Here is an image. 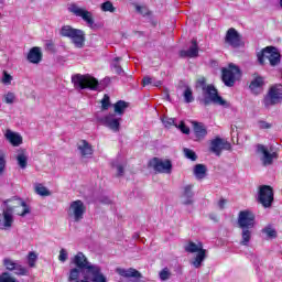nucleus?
Wrapping results in <instances>:
<instances>
[{"label":"nucleus","instance_id":"f257e3e1","mask_svg":"<svg viewBox=\"0 0 282 282\" xmlns=\"http://www.w3.org/2000/svg\"><path fill=\"white\" fill-rule=\"evenodd\" d=\"M70 265H75V268L69 270L68 282H107L102 269L99 265L91 264L83 252H77L72 258Z\"/></svg>","mask_w":282,"mask_h":282},{"label":"nucleus","instance_id":"f03ea898","mask_svg":"<svg viewBox=\"0 0 282 282\" xmlns=\"http://www.w3.org/2000/svg\"><path fill=\"white\" fill-rule=\"evenodd\" d=\"M254 213L249 209L241 210L238 214V226L241 228V246H248L250 239H252V228H254Z\"/></svg>","mask_w":282,"mask_h":282},{"label":"nucleus","instance_id":"7ed1b4c3","mask_svg":"<svg viewBox=\"0 0 282 282\" xmlns=\"http://www.w3.org/2000/svg\"><path fill=\"white\" fill-rule=\"evenodd\" d=\"M200 105H204V107H209V105H219L220 107H226L228 101L219 96V90H217L213 84H209L203 90V99L200 100Z\"/></svg>","mask_w":282,"mask_h":282},{"label":"nucleus","instance_id":"20e7f679","mask_svg":"<svg viewBox=\"0 0 282 282\" xmlns=\"http://www.w3.org/2000/svg\"><path fill=\"white\" fill-rule=\"evenodd\" d=\"M72 83L76 89H90V91H98L100 85L96 77L89 74H75L72 76Z\"/></svg>","mask_w":282,"mask_h":282},{"label":"nucleus","instance_id":"39448f33","mask_svg":"<svg viewBox=\"0 0 282 282\" xmlns=\"http://www.w3.org/2000/svg\"><path fill=\"white\" fill-rule=\"evenodd\" d=\"M59 34L64 39H70L75 47H85V31L74 29L72 25H63Z\"/></svg>","mask_w":282,"mask_h":282},{"label":"nucleus","instance_id":"423d86ee","mask_svg":"<svg viewBox=\"0 0 282 282\" xmlns=\"http://www.w3.org/2000/svg\"><path fill=\"white\" fill-rule=\"evenodd\" d=\"M4 204L7 206L6 210L11 213V215L12 213H15L20 217H25V215H30L31 213L30 205L20 197H13L11 199H7L4 200Z\"/></svg>","mask_w":282,"mask_h":282},{"label":"nucleus","instance_id":"0eeeda50","mask_svg":"<svg viewBox=\"0 0 282 282\" xmlns=\"http://www.w3.org/2000/svg\"><path fill=\"white\" fill-rule=\"evenodd\" d=\"M258 63L265 65V58L269 59L271 67H276L281 63V53L274 46H267L261 53H258Z\"/></svg>","mask_w":282,"mask_h":282},{"label":"nucleus","instance_id":"6e6552de","mask_svg":"<svg viewBox=\"0 0 282 282\" xmlns=\"http://www.w3.org/2000/svg\"><path fill=\"white\" fill-rule=\"evenodd\" d=\"M238 78H241V68L234 63L221 69V80L226 87H235Z\"/></svg>","mask_w":282,"mask_h":282},{"label":"nucleus","instance_id":"1a4fd4ad","mask_svg":"<svg viewBox=\"0 0 282 282\" xmlns=\"http://www.w3.org/2000/svg\"><path fill=\"white\" fill-rule=\"evenodd\" d=\"M148 167L153 169L155 173L171 174L173 171V162L170 159L162 160L154 156L148 162Z\"/></svg>","mask_w":282,"mask_h":282},{"label":"nucleus","instance_id":"9d476101","mask_svg":"<svg viewBox=\"0 0 282 282\" xmlns=\"http://www.w3.org/2000/svg\"><path fill=\"white\" fill-rule=\"evenodd\" d=\"M258 203L263 208H272L274 203V189L270 185H261L258 192Z\"/></svg>","mask_w":282,"mask_h":282},{"label":"nucleus","instance_id":"9b49d317","mask_svg":"<svg viewBox=\"0 0 282 282\" xmlns=\"http://www.w3.org/2000/svg\"><path fill=\"white\" fill-rule=\"evenodd\" d=\"M279 102H282V85L274 84L269 88L268 94L263 99V104L264 107H272L279 105Z\"/></svg>","mask_w":282,"mask_h":282},{"label":"nucleus","instance_id":"f8f14e48","mask_svg":"<svg viewBox=\"0 0 282 282\" xmlns=\"http://www.w3.org/2000/svg\"><path fill=\"white\" fill-rule=\"evenodd\" d=\"M85 213H87V207L83 200L77 199L70 203L68 208V217H73L74 221H83Z\"/></svg>","mask_w":282,"mask_h":282},{"label":"nucleus","instance_id":"ddd939ff","mask_svg":"<svg viewBox=\"0 0 282 282\" xmlns=\"http://www.w3.org/2000/svg\"><path fill=\"white\" fill-rule=\"evenodd\" d=\"M3 265L8 272H13L15 276H30V270L28 268L10 258L3 259Z\"/></svg>","mask_w":282,"mask_h":282},{"label":"nucleus","instance_id":"4468645a","mask_svg":"<svg viewBox=\"0 0 282 282\" xmlns=\"http://www.w3.org/2000/svg\"><path fill=\"white\" fill-rule=\"evenodd\" d=\"M225 43H227V45H230L231 47H235V48L243 47V45H246V43L243 42V37L241 36V34H239V32L235 28H230L227 30V33L225 36Z\"/></svg>","mask_w":282,"mask_h":282},{"label":"nucleus","instance_id":"2eb2a0df","mask_svg":"<svg viewBox=\"0 0 282 282\" xmlns=\"http://www.w3.org/2000/svg\"><path fill=\"white\" fill-rule=\"evenodd\" d=\"M69 12L75 14V17H80L90 28L94 25V14H91L87 9L79 8L78 4L73 3L69 7Z\"/></svg>","mask_w":282,"mask_h":282},{"label":"nucleus","instance_id":"dca6fc26","mask_svg":"<svg viewBox=\"0 0 282 282\" xmlns=\"http://www.w3.org/2000/svg\"><path fill=\"white\" fill-rule=\"evenodd\" d=\"M232 149V145L230 142L225 141L224 139L217 137L216 139L212 140L210 142V151L212 153H215L219 158L221 155V151H230Z\"/></svg>","mask_w":282,"mask_h":282},{"label":"nucleus","instance_id":"f3484780","mask_svg":"<svg viewBox=\"0 0 282 282\" xmlns=\"http://www.w3.org/2000/svg\"><path fill=\"white\" fill-rule=\"evenodd\" d=\"M104 127L113 131V133H118L120 131V122H122V118H117L116 113H109L101 119Z\"/></svg>","mask_w":282,"mask_h":282},{"label":"nucleus","instance_id":"a211bd4d","mask_svg":"<svg viewBox=\"0 0 282 282\" xmlns=\"http://www.w3.org/2000/svg\"><path fill=\"white\" fill-rule=\"evenodd\" d=\"M258 153H262V164L263 166H270L273 164L274 160H279V153L272 152L268 150V148L263 144H258L257 147Z\"/></svg>","mask_w":282,"mask_h":282},{"label":"nucleus","instance_id":"6ab92c4d","mask_svg":"<svg viewBox=\"0 0 282 282\" xmlns=\"http://www.w3.org/2000/svg\"><path fill=\"white\" fill-rule=\"evenodd\" d=\"M116 272L119 274V276H122L123 279H134L135 282H140V279H142V273L134 268H117Z\"/></svg>","mask_w":282,"mask_h":282},{"label":"nucleus","instance_id":"aec40b11","mask_svg":"<svg viewBox=\"0 0 282 282\" xmlns=\"http://www.w3.org/2000/svg\"><path fill=\"white\" fill-rule=\"evenodd\" d=\"M181 58H197L199 56V45L197 44V39H192V45L187 51H180Z\"/></svg>","mask_w":282,"mask_h":282},{"label":"nucleus","instance_id":"412c9836","mask_svg":"<svg viewBox=\"0 0 282 282\" xmlns=\"http://www.w3.org/2000/svg\"><path fill=\"white\" fill-rule=\"evenodd\" d=\"M12 224H14L12 213L4 209L3 213L0 214V230H10V228H12Z\"/></svg>","mask_w":282,"mask_h":282},{"label":"nucleus","instance_id":"4be33fe9","mask_svg":"<svg viewBox=\"0 0 282 282\" xmlns=\"http://www.w3.org/2000/svg\"><path fill=\"white\" fill-rule=\"evenodd\" d=\"M26 59L29 61V63H32L33 65H39V63L43 61V52L41 51V47H32L26 55Z\"/></svg>","mask_w":282,"mask_h":282},{"label":"nucleus","instance_id":"5701e85b","mask_svg":"<svg viewBox=\"0 0 282 282\" xmlns=\"http://www.w3.org/2000/svg\"><path fill=\"white\" fill-rule=\"evenodd\" d=\"M192 124L196 140H204L206 135H208V130H206V126H204V123L193 121Z\"/></svg>","mask_w":282,"mask_h":282},{"label":"nucleus","instance_id":"b1692460","mask_svg":"<svg viewBox=\"0 0 282 282\" xmlns=\"http://www.w3.org/2000/svg\"><path fill=\"white\" fill-rule=\"evenodd\" d=\"M4 138L12 144V147H21V144H23V137L17 132H12V130H7Z\"/></svg>","mask_w":282,"mask_h":282},{"label":"nucleus","instance_id":"393cba45","mask_svg":"<svg viewBox=\"0 0 282 282\" xmlns=\"http://www.w3.org/2000/svg\"><path fill=\"white\" fill-rule=\"evenodd\" d=\"M265 85V82L263 80V77L257 75L253 80H251L249 85V89L252 91V94H259V89H263V86Z\"/></svg>","mask_w":282,"mask_h":282},{"label":"nucleus","instance_id":"a878e982","mask_svg":"<svg viewBox=\"0 0 282 282\" xmlns=\"http://www.w3.org/2000/svg\"><path fill=\"white\" fill-rule=\"evenodd\" d=\"M78 151H80L82 158H89V155H94V148L87 142V140H82L78 145Z\"/></svg>","mask_w":282,"mask_h":282},{"label":"nucleus","instance_id":"bb28decb","mask_svg":"<svg viewBox=\"0 0 282 282\" xmlns=\"http://www.w3.org/2000/svg\"><path fill=\"white\" fill-rule=\"evenodd\" d=\"M193 185H186L183 191V197H184V206H191L193 205Z\"/></svg>","mask_w":282,"mask_h":282},{"label":"nucleus","instance_id":"cd10ccee","mask_svg":"<svg viewBox=\"0 0 282 282\" xmlns=\"http://www.w3.org/2000/svg\"><path fill=\"white\" fill-rule=\"evenodd\" d=\"M202 250H204V243L202 242H193V241H189L186 246H185V252H189L191 254H195L198 253V252H202Z\"/></svg>","mask_w":282,"mask_h":282},{"label":"nucleus","instance_id":"c85d7f7f","mask_svg":"<svg viewBox=\"0 0 282 282\" xmlns=\"http://www.w3.org/2000/svg\"><path fill=\"white\" fill-rule=\"evenodd\" d=\"M206 260V249L200 250L192 260V265L196 269L202 268V263Z\"/></svg>","mask_w":282,"mask_h":282},{"label":"nucleus","instance_id":"c756f323","mask_svg":"<svg viewBox=\"0 0 282 282\" xmlns=\"http://www.w3.org/2000/svg\"><path fill=\"white\" fill-rule=\"evenodd\" d=\"M115 113L117 116H124V111L129 108V104L124 100H118L115 105Z\"/></svg>","mask_w":282,"mask_h":282},{"label":"nucleus","instance_id":"7c9ffc66","mask_svg":"<svg viewBox=\"0 0 282 282\" xmlns=\"http://www.w3.org/2000/svg\"><path fill=\"white\" fill-rule=\"evenodd\" d=\"M208 170L206 169V165L204 164H196L194 166V175L197 177V180H204L206 177V172Z\"/></svg>","mask_w":282,"mask_h":282},{"label":"nucleus","instance_id":"2f4dec72","mask_svg":"<svg viewBox=\"0 0 282 282\" xmlns=\"http://www.w3.org/2000/svg\"><path fill=\"white\" fill-rule=\"evenodd\" d=\"M17 160L20 169H28V156L25 155V151L18 154Z\"/></svg>","mask_w":282,"mask_h":282},{"label":"nucleus","instance_id":"473e14b6","mask_svg":"<svg viewBox=\"0 0 282 282\" xmlns=\"http://www.w3.org/2000/svg\"><path fill=\"white\" fill-rule=\"evenodd\" d=\"M263 235H267L268 239H276V229L269 225L262 229Z\"/></svg>","mask_w":282,"mask_h":282},{"label":"nucleus","instance_id":"72a5a7b5","mask_svg":"<svg viewBox=\"0 0 282 282\" xmlns=\"http://www.w3.org/2000/svg\"><path fill=\"white\" fill-rule=\"evenodd\" d=\"M35 193L37 195H41V197H50V195H52V193L50 192V189H47V187L39 184L35 188Z\"/></svg>","mask_w":282,"mask_h":282},{"label":"nucleus","instance_id":"f704fd0d","mask_svg":"<svg viewBox=\"0 0 282 282\" xmlns=\"http://www.w3.org/2000/svg\"><path fill=\"white\" fill-rule=\"evenodd\" d=\"M120 57H115L113 63L111 64V68L113 69L115 74H122L124 70L122 69V66H120Z\"/></svg>","mask_w":282,"mask_h":282},{"label":"nucleus","instance_id":"c9c22d12","mask_svg":"<svg viewBox=\"0 0 282 282\" xmlns=\"http://www.w3.org/2000/svg\"><path fill=\"white\" fill-rule=\"evenodd\" d=\"M36 259H37L36 253L33 251H30L28 256L29 268H36Z\"/></svg>","mask_w":282,"mask_h":282},{"label":"nucleus","instance_id":"e433bc0d","mask_svg":"<svg viewBox=\"0 0 282 282\" xmlns=\"http://www.w3.org/2000/svg\"><path fill=\"white\" fill-rule=\"evenodd\" d=\"M109 107H111V99H110L109 95L105 94L104 98L101 99V109L104 111H107L109 109Z\"/></svg>","mask_w":282,"mask_h":282},{"label":"nucleus","instance_id":"4c0bfd02","mask_svg":"<svg viewBox=\"0 0 282 282\" xmlns=\"http://www.w3.org/2000/svg\"><path fill=\"white\" fill-rule=\"evenodd\" d=\"M0 282H20L17 278L11 276L10 272H3L0 275Z\"/></svg>","mask_w":282,"mask_h":282},{"label":"nucleus","instance_id":"58836bf2","mask_svg":"<svg viewBox=\"0 0 282 282\" xmlns=\"http://www.w3.org/2000/svg\"><path fill=\"white\" fill-rule=\"evenodd\" d=\"M101 10L102 12H116V7H113L111 1H106L101 3Z\"/></svg>","mask_w":282,"mask_h":282},{"label":"nucleus","instance_id":"ea45409f","mask_svg":"<svg viewBox=\"0 0 282 282\" xmlns=\"http://www.w3.org/2000/svg\"><path fill=\"white\" fill-rule=\"evenodd\" d=\"M183 96H184L185 102L187 104H191L193 102V100H195V98H193V90L191 89V87H186Z\"/></svg>","mask_w":282,"mask_h":282},{"label":"nucleus","instance_id":"a19ab883","mask_svg":"<svg viewBox=\"0 0 282 282\" xmlns=\"http://www.w3.org/2000/svg\"><path fill=\"white\" fill-rule=\"evenodd\" d=\"M184 153H185V156L187 158V160H192V162L197 161V154L195 153V151H193L188 148H185Z\"/></svg>","mask_w":282,"mask_h":282},{"label":"nucleus","instance_id":"79ce46f5","mask_svg":"<svg viewBox=\"0 0 282 282\" xmlns=\"http://www.w3.org/2000/svg\"><path fill=\"white\" fill-rule=\"evenodd\" d=\"M176 129H180L185 135L191 133V128L184 121H181L180 124H176Z\"/></svg>","mask_w":282,"mask_h":282},{"label":"nucleus","instance_id":"37998d69","mask_svg":"<svg viewBox=\"0 0 282 282\" xmlns=\"http://www.w3.org/2000/svg\"><path fill=\"white\" fill-rule=\"evenodd\" d=\"M196 87H200L202 90L206 89L208 85H206V77L200 76L196 79Z\"/></svg>","mask_w":282,"mask_h":282},{"label":"nucleus","instance_id":"c03bdc74","mask_svg":"<svg viewBox=\"0 0 282 282\" xmlns=\"http://www.w3.org/2000/svg\"><path fill=\"white\" fill-rule=\"evenodd\" d=\"M6 171V152L0 150V173H3Z\"/></svg>","mask_w":282,"mask_h":282},{"label":"nucleus","instance_id":"a18cd8bd","mask_svg":"<svg viewBox=\"0 0 282 282\" xmlns=\"http://www.w3.org/2000/svg\"><path fill=\"white\" fill-rule=\"evenodd\" d=\"M160 279L161 281H169V279H171V271H169V269H163L161 272H160Z\"/></svg>","mask_w":282,"mask_h":282},{"label":"nucleus","instance_id":"49530a36","mask_svg":"<svg viewBox=\"0 0 282 282\" xmlns=\"http://www.w3.org/2000/svg\"><path fill=\"white\" fill-rule=\"evenodd\" d=\"M163 124L167 128L171 129V127H177V123H175V119L174 118H169L166 120L163 121Z\"/></svg>","mask_w":282,"mask_h":282},{"label":"nucleus","instance_id":"de8ad7c7","mask_svg":"<svg viewBox=\"0 0 282 282\" xmlns=\"http://www.w3.org/2000/svg\"><path fill=\"white\" fill-rule=\"evenodd\" d=\"M4 101L7 102V105H12V102H14V93H8L4 96Z\"/></svg>","mask_w":282,"mask_h":282},{"label":"nucleus","instance_id":"09e8293b","mask_svg":"<svg viewBox=\"0 0 282 282\" xmlns=\"http://www.w3.org/2000/svg\"><path fill=\"white\" fill-rule=\"evenodd\" d=\"M2 83H4V85H10V83H12V75L4 72L2 77Z\"/></svg>","mask_w":282,"mask_h":282},{"label":"nucleus","instance_id":"8fccbe9b","mask_svg":"<svg viewBox=\"0 0 282 282\" xmlns=\"http://www.w3.org/2000/svg\"><path fill=\"white\" fill-rule=\"evenodd\" d=\"M259 129H272V123H268L264 120L258 121Z\"/></svg>","mask_w":282,"mask_h":282},{"label":"nucleus","instance_id":"3c124183","mask_svg":"<svg viewBox=\"0 0 282 282\" xmlns=\"http://www.w3.org/2000/svg\"><path fill=\"white\" fill-rule=\"evenodd\" d=\"M67 251L65 249H61L58 260L65 263L67 261Z\"/></svg>","mask_w":282,"mask_h":282},{"label":"nucleus","instance_id":"603ef678","mask_svg":"<svg viewBox=\"0 0 282 282\" xmlns=\"http://www.w3.org/2000/svg\"><path fill=\"white\" fill-rule=\"evenodd\" d=\"M153 83V79L149 76L143 77L142 85L143 87H147V85H151Z\"/></svg>","mask_w":282,"mask_h":282},{"label":"nucleus","instance_id":"864d4df0","mask_svg":"<svg viewBox=\"0 0 282 282\" xmlns=\"http://www.w3.org/2000/svg\"><path fill=\"white\" fill-rule=\"evenodd\" d=\"M117 171H118L117 177H122V175H124V166L118 165Z\"/></svg>","mask_w":282,"mask_h":282},{"label":"nucleus","instance_id":"5fc2aeb1","mask_svg":"<svg viewBox=\"0 0 282 282\" xmlns=\"http://www.w3.org/2000/svg\"><path fill=\"white\" fill-rule=\"evenodd\" d=\"M226 204H228V200L221 198L219 202H218V206L221 210H224V208H226Z\"/></svg>","mask_w":282,"mask_h":282},{"label":"nucleus","instance_id":"6e6d98bb","mask_svg":"<svg viewBox=\"0 0 282 282\" xmlns=\"http://www.w3.org/2000/svg\"><path fill=\"white\" fill-rule=\"evenodd\" d=\"M46 48L50 51V52H54V42L50 41L46 43Z\"/></svg>","mask_w":282,"mask_h":282},{"label":"nucleus","instance_id":"4d7b16f0","mask_svg":"<svg viewBox=\"0 0 282 282\" xmlns=\"http://www.w3.org/2000/svg\"><path fill=\"white\" fill-rule=\"evenodd\" d=\"M137 12H140V14H142V10H144V8L137 6L135 7Z\"/></svg>","mask_w":282,"mask_h":282},{"label":"nucleus","instance_id":"13d9d810","mask_svg":"<svg viewBox=\"0 0 282 282\" xmlns=\"http://www.w3.org/2000/svg\"><path fill=\"white\" fill-rule=\"evenodd\" d=\"M161 85H162V82L160 80L154 84L155 87H160Z\"/></svg>","mask_w":282,"mask_h":282},{"label":"nucleus","instance_id":"bf43d9fd","mask_svg":"<svg viewBox=\"0 0 282 282\" xmlns=\"http://www.w3.org/2000/svg\"><path fill=\"white\" fill-rule=\"evenodd\" d=\"M280 6L282 7V0H280Z\"/></svg>","mask_w":282,"mask_h":282}]
</instances>
